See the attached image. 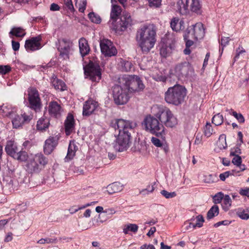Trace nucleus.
I'll use <instances>...</instances> for the list:
<instances>
[{
	"label": "nucleus",
	"instance_id": "obj_1",
	"mask_svg": "<svg viewBox=\"0 0 249 249\" xmlns=\"http://www.w3.org/2000/svg\"><path fill=\"white\" fill-rule=\"evenodd\" d=\"M135 126V124L128 120L124 119L115 120L114 127L119 131V134L114 145L116 151L123 152L129 147L131 143V134Z\"/></svg>",
	"mask_w": 249,
	"mask_h": 249
},
{
	"label": "nucleus",
	"instance_id": "obj_2",
	"mask_svg": "<svg viewBox=\"0 0 249 249\" xmlns=\"http://www.w3.org/2000/svg\"><path fill=\"white\" fill-rule=\"evenodd\" d=\"M156 36V28L153 24L144 26L138 31L136 39L143 53H148L154 47Z\"/></svg>",
	"mask_w": 249,
	"mask_h": 249
},
{
	"label": "nucleus",
	"instance_id": "obj_3",
	"mask_svg": "<svg viewBox=\"0 0 249 249\" xmlns=\"http://www.w3.org/2000/svg\"><path fill=\"white\" fill-rule=\"evenodd\" d=\"M121 12L122 9L120 6L112 5L110 15V20L108 23L110 28L116 33L124 31L132 23L130 16L128 14L124 15L119 21L117 22Z\"/></svg>",
	"mask_w": 249,
	"mask_h": 249
},
{
	"label": "nucleus",
	"instance_id": "obj_4",
	"mask_svg": "<svg viewBox=\"0 0 249 249\" xmlns=\"http://www.w3.org/2000/svg\"><path fill=\"white\" fill-rule=\"evenodd\" d=\"M187 90L184 87L176 85L168 89L164 99L167 103L178 106L184 102Z\"/></svg>",
	"mask_w": 249,
	"mask_h": 249
},
{
	"label": "nucleus",
	"instance_id": "obj_5",
	"mask_svg": "<svg viewBox=\"0 0 249 249\" xmlns=\"http://www.w3.org/2000/svg\"><path fill=\"white\" fill-rule=\"evenodd\" d=\"M120 84L126 88L129 92H139L144 88V85L138 76L124 75L118 78Z\"/></svg>",
	"mask_w": 249,
	"mask_h": 249
},
{
	"label": "nucleus",
	"instance_id": "obj_6",
	"mask_svg": "<svg viewBox=\"0 0 249 249\" xmlns=\"http://www.w3.org/2000/svg\"><path fill=\"white\" fill-rule=\"evenodd\" d=\"M143 123L145 129L151 133L158 136H161L164 133L163 125L156 118L151 115L147 116L145 118Z\"/></svg>",
	"mask_w": 249,
	"mask_h": 249
},
{
	"label": "nucleus",
	"instance_id": "obj_7",
	"mask_svg": "<svg viewBox=\"0 0 249 249\" xmlns=\"http://www.w3.org/2000/svg\"><path fill=\"white\" fill-rule=\"evenodd\" d=\"M128 92L129 91L126 88H124L121 84L115 85L113 89V96L114 101L117 105L126 104L129 98Z\"/></svg>",
	"mask_w": 249,
	"mask_h": 249
},
{
	"label": "nucleus",
	"instance_id": "obj_8",
	"mask_svg": "<svg viewBox=\"0 0 249 249\" xmlns=\"http://www.w3.org/2000/svg\"><path fill=\"white\" fill-rule=\"evenodd\" d=\"M85 75L92 82H98L101 78L100 66L93 62H89L84 68Z\"/></svg>",
	"mask_w": 249,
	"mask_h": 249
},
{
	"label": "nucleus",
	"instance_id": "obj_9",
	"mask_svg": "<svg viewBox=\"0 0 249 249\" xmlns=\"http://www.w3.org/2000/svg\"><path fill=\"white\" fill-rule=\"evenodd\" d=\"M28 101L31 108L38 111L41 107V102L37 90L34 88H30L28 90Z\"/></svg>",
	"mask_w": 249,
	"mask_h": 249
},
{
	"label": "nucleus",
	"instance_id": "obj_10",
	"mask_svg": "<svg viewBox=\"0 0 249 249\" xmlns=\"http://www.w3.org/2000/svg\"><path fill=\"white\" fill-rule=\"evenodd\" d=\"M100 46L102 53L105 57H111L115 56L117 53V50L113 44V43L109 39L103 38L100 40Z\"/></svg>",
	"mask_w": 249,
	"mask_h": 249
},
{
	"label": "nucleus",
	"instance_id": "obj_11",
	"mask_svg": "<svg viewBox=\"0 0 249 249\" xmlns=\"http://www.w3.org/2000/svg\"><path fill=\"white\" fill-rule=\"evenodd\" d=\"M186 32L191 36V38H194L196 40L202 38L205 34L203 25L200 22L189 27Z\"/></svg>",
	"mask_w": 249,
	"mask_h": 249
},
{
	"label": "nucleus",
	"instance_id": "obj_12",
	"mask_svg": "<svg viewBox=\"0 0 249 249\" xmlns=\"http://www.w3.org/2000/svg\"><path fill=\"white\" fill-rule=\"evenodd\" d=\"M72 46L71 41L65 39H63L60 42V46L58 50L60 52V55L64 59L69 58V55L72 51Z\"/></svg>",
	"mask_w": 249,
	"mask_h": 249
},
{
	"label": "nucleus",
	"instance_id": "obj_13",
	"mask_svg": "<svg viewBox=\"0 0 249 249\" xmlns=\"http://www.w3.org/2000/svg\"><path fill=\"white\" fill-rule=\"evenodd\" d=\"M192 68L188 63L184 62L177 65L175 68L176 75L179 78L182 79L186 77L190 72Z\"/></svg>",
	"mask_w": 249,
	"mask_h": 249
},
{
	"label": "nucleus",
	"instance_id": "obj_14",
	"mask_svg": "<svg viewBox=\"0 0 249 249\" xmlns=\"http://www.w3.org/2000/svg\"><path fill=\"white\" fill-rule=\"evenodd\" d=\"M40 36L32 37L31 39L26 40L25 43V48L27 51H34L41 48Z\"/></svg>",
	"mask_w": 249,
	"mask_h": 249
},
{
	"label": "nucleus",
	"instance_id": "obj_15",
	"mask_svg": "<svg viewBox=\"0 0 249 249\" xmlns=\"http://www.w3.org/2000/svg\"><path fill=\"white\" fill-rule=\"evenodd\" d=\"M98 106L97 102L89 99L85 102L83 105V115L89 116L92 114Z\"/></svg>",
	"mask_w": 249,
	"mask_h": 249
},
{
	"label": "nucleus",
	"instance_id": "obj_16",
	"mask_svg": "<svg viewBox=\"0 0 249 249\" xmlns=\"http://www.w3.org/2000/svg\"><path fill=\"white\" fill-rule=\"evenodd\" d=\"M58 138L57 136H50L45 142L44 151L46 154H50L57 144Z\"/></svg>",
	"mask_w": 249,
	"mask_h": 249
},
{
	"label": "nucleus",
	"instance_id": "obj_17",
	"mask_svg": "<svg viewBox=\"0 0 249 249\" xmlns=\"http://www.w3.org/2000/svg\"><path fill=\"white\" fill-rule=\"evenodd\" d=\"M48 111L52 116L58 117L60 115L62 110L60 105L55 101H52L49 103Z\"/></svg>",
	"mask_w": 249,
	"mask_h": 249
},
{
	"label": "nucleus",
	"instance_id": "obj_18",
	"mask_svg": "<svg viewBox=\"0 0 249 249\" xmlns=\"http://www.w3.org/2000/svg\"><path fill=\"white\" fill-rule=\"evenodd\" d=\"M74 128V120L72 115L69 114L65 122V133L67 136L70 135Z\"/></svg>",
	"mask_w": 249,
	"mask_h": 249
},
{
	"label": "nucleus",
	"instance_id": "obj_19",
	"mask_svg": "<svg viewBox=\"0 0 249 249\" xmlns=\"http://www.w3.org/2000/svg\"><path fill=\"white\" fill-rule=\"evenodd\" d=\"M189 0H179L177 3V11L181 15L189 12Z\"/></svg>",
	"mask_w": 249,
	"mask_h": 249
},
{
	"label": "nucleus",
	"instance_id": "obj_20",
	"mask_svg": "<svg viewBox=\"0 0 249 249\" xmlns=\"http://www.w3.org/2000/svg\"><path fill=\"white\" fill-rule=\"evenodd\" d=\"M5 150L6 153L13 158L18 151L17 145L14 141L12 140L8 141L7 142Z\"/></svg>",
	"mask_w": 249,
	"mask_h": 249
},
{
	"label": "nucleus",
	"instance_id": "obj_21",
	"mask_svg": "<svg viewBox=\"0 0 249 249\" xmlns=\"http://www.w3.org/2000/svg\"><path fill=\"white\" fill-rule=\"evenodd\" d=\"M50 125V120L47 117H42L37 122L36 129L40 131H46Z\"/></svg>",
	"mask_w": 249,
	"mask_h": 249
},
{
	"label": "nucleus",
	"instance_id": "obj_22",
	"mask_svg": "<svg viewBox=\"0 0 249 249\" xmlns=\"http://www.w3.org/2000/svg\"><path fill=\"white\" fill-rule=\"evenodd\" d=\"M80 53L82 56L87 55L89 52L90 49L88 41L84 38H81L79 40Z\"/></svg>",
	"mask_w": 249,
	"mask_h": 249
},
{
	"label": "nucleus",
	"instance_id": "obj_23",
	"mask_svg": "<svg viewBox=\"0 0 249 249\" xmlns=\"http://www.w3.org/2000/svg\"><path fill=\"white\" fill-rule=\"evenodd\" d=\"M51 83L56 89L63 91L66 89L65 83L61 80L58 79L54 74H53L52 77Z\"/></svg>",
	"mask_w": 249,
	"mask_h": 249
},
{
	"label": "nucleus",
	"instance_id": "obj_24",
	"mask_svg": "<svg viewBox=\"0 0 249 249\" xmlns=\"http://www.w3.org/2000/svg\"><path fill=\"white\" fill-rule=\"evenodd\" d=\"M173 46L171 44L162 43L160 50V54L163 57H167L172 52Z\"/></svg>",
	"mask_w": 249,
	"mask_h": 249
},
{
	"label": "nucleus",
	"instance_id": "obj_25",
	"mask_svg": "<svg viewBox=\"0 0 249 249\" xmlns=\"http://www.w3.org/2000/svg\"><path fill=\"white\" fill-rule=\"evenodd\" d=\"M170 26L173 31L178 32L184 28V22L178 18H174L170 22Z\"/></svg>",
	"mask_w": 249,
	"mask_h": 249
},
{
	"label": "nucleus",
	"instance_id": "obj_26",
	"mask_svg": "<svg viewBox=\"0 0 249 249\" xmlns=\"http://www.w3.org/2000/svg\"><path fill=\"white\" fill-rule=\"evenodd\" d=\"M15 113V111L10 106L4 104L0 107V114L3 116L13 117Z\"/></svg>",
	"mask_w": 249,
	"mask_h": 249
},
{
	"label": "nucleus",
	"instance_id": "obj_27",
	"mask_svg": "<svg viewBox=\"0 0 249 249\" xmlns=\"http://www.w3.org/2000/svg\"><path fill=\"white\" fill-rule=\"evenodd\" d=\"M77 149V147L75 144L73 142H70L68 149L67 154L65 158V161H68L73 159L75 155V153Z\"/></svg>",
	"mask_w": 249,
	"mask_h": 249
},
{
	"label": "nucleus",
	"instance_id": "obj_28",
	"mask_svg": "<svg viewBox=\"0 0 249 249\" xmlns=\"http://www.w3.org/2000/svg\"><path fill=\"white\" fill-rule=\"evenodd\" d=\"M123 189V186L120 182H115L109 184L107 187V192L109 194L121 192Z\"/></svg>",
	"mask_w": 249,
	"mask_h": 249
},
{
	"label": "nucleus",
	"instance_id": "obj_29",
	"mask_svg": "<svg viewBox=\"0 0 249 249\" xmlns=\"http://www.w3.org/2000/svg\"><path fill=\"white\" fill-rule=\"evenodd\" d=\"M39 169V164L37 161L35 160V157L27 164V170L30 173L37 172Z\"/></svg>",
	"mask_w": 249,
	"mask_h": 249
},
{
	"label": "nucleus",
	"instance_id": "obj_30",
	"mask_svg": "<svg viewBox=\"0 0 249 249\" xmlns=\"http://www.w3.org/2000/svg\"><path fill=\"white\" fill-rule=\"evenodd\" d=\"M189 11H191L197 14L201 13V6L199 0H189Z\"/></svg>",
	"mask_w": 249,
	"mask_h": 249
},
{
	"label": "nucleus",
	"instance_id": "obj_31",
	"mask_svg": "<svg viewBox=\"0 0 249 249\" xmlns=\"http://www.w3.org/2000/svg\"><path fill=\"white\" fill-rule=\"evenodd\" d=\"M152 143L156 147H160L165 153L169 151V146L166 142H162L159 139L156 137L151 138Z\"/></svg>",
	"mask_w": 249,
	"mask_h": 249
},
{
	"label": "nucleus",
	"instance_id": "obj_32",
	"mask_svg": "<svg viewBox=\"0 0 249 249\" xmlns=\"http://www.w3.org/2000/svg\"><path fill=\"white\" fill-rule=\"evenodd\" d=\"M171 111L167 108H164L160 111L158 117L162 123H165L167 120L170 117Z\"/></svg>",
	"mask_w": 249,
	"mask_h": 249
},
{
	"label": "nucleus",
	"instance_id": "obj_33",
	"mask_svg": "<svg viewBox=\"0 0 249 249\" xmlns=\"http://www.w3.org/2000/svg\"><path fill=\"white\" fill-rule=\"evenodd\" d=\"M12 118H13L12 122L14 128H18L24 123V120H22L21 116L15 114Z\"/></svg>",
	"mask_w": 249,
	"mask_h": 249
},
{
	"label": "nucleus",
	"instance_id": "obj_34",
	"mask_svg": "<svg viewBox=\"0 0 249 249\" xmlns=\"http://www.w3.org/2000/svg\"><path fill=\"white\" fill-rule=\"evenodd\" d=\"M219 213V208L217 205H213L209 210L207 214V218L208 219H211L213 218L214 216H217Z\"/></svg>",
	"mask_w": 249,
	"mask_h": 249
},
{
	"label": "nucleus",
	"instance_id": "obj_35",
	"mask_svg": "<svg viewBox=\"0 0 249 249\" xmlns=\"http://www.w3.org/2000/svg\"><path fill=\"white\" fill-rule=\"evenodd\" d=\"M10 34L15 36L17 37H23L26 33L25 31L20 27H15L12 28L10 32Z\"/></svg>",
	"mask_w": 249,
	"mask_h": 249
},
{
	"label": "nucleus",
	"instance_id": "obj_36",
	"mask_svg": "<svg viewBox=\"0 0 249 249\" xmlns=\"http://www.w3.org/2000/svg\"><path fill=\"white\" fill-rule=\"evenodd\" d=\"M231 205V200L229 195H226L223 198L222 206L223 209L227 211Z\"/></svg>",
	"mask_w": 249,
	"mask_h": 249
},
{
	"label": "nucleus",
	"instance_id": "obj_37",
	"mask_svg": "<svg viewBox=\"0 0 249 249\" xmlns=\"http://www.w3.org/2000/svg\"><path fill=\"white\" fill-rule=\"evenodd\" d=\"M35 160L37 161V163L40 166H44L48 162V160L42 154H36L35 156Z\"/></svg>",
	"mask_w": 249,
	"mask_h": 249
},
{
	"label": "nucleus",
	"instance_id": "obj_38",
	"mask_svg": "<svg viewBox=\"0 0 249 249\" xmlns=\"http://www.w3.org/2000/svg\"><path fill=\"white\" fill-rule=\"evenodd\" d=\"M121 69L122 71H130L132 68V64L131 62L122 60L120 62Z\"/></svg>",
	"mask_w": 249,
	"mask_h": 249
},
{
	"label": "nucleus",
	"instance_id": "obj_39",
	"mask_svg": "<svg viewBox=\"0 0 249 249\" xmlns=\"http://www.w3.org/2000/svg\"><path fill=\"white\" fill-rule=\"evenodd\" d=\"M177 124V119L171 112L170 117L167 120V121H166L164 124L167 127H173L175 126Z\"/></svg>",
	"mask_w": 249,
	"mask_h": 249
},
{
	"label": "nucleus",
	"instance_id": "obj_40",
	"mask_svg": "<svg viewBox=\"0 0 249 249\" xmlns=\"http://www.w3.org/2000/svg\"><path fill=\"white\" fill-rule=\"evenodd\" d=\"M223 122V115L220 113L213 116L212 118V123L215 125L218 126L221 125Z\"/></svg>",
	"mask_w": 249,
	"mask_h": 249
},
{
	"label": "nucleus",
	"instance_id": "obj_41",
	"mask_svg": "<svg viewBox=\"0 0 249 249\" xmlns=\"http://www.w3.org/2000/svg\"><path fill=\"white\" fill-rule=\"evenodd\" d=\"M13 158L18 160L25 161L27 160L28 155L25 151H20L18 152Z\"/></svg>",
	"mask_w": 249,
	"mask_h": 249
},
{
	"label": "nucleus",
	"instance_id": "obj_42",
	"mask_svg": "<svg viewBox=\"0 0 249 249\" xmlns=\"http://www.w3.org/2000/svg\"><path fill=\"white\" fill-rule=\"evenodd\" d=\"M138 229V226L134 224H130L126 225L123 229V232L125 234H127L129 231L136 232Z\"/></svg>",
	"mask_w": 249,
	"mask_h": 249
},
{
	"label": "nucleus",
	"instance_id": "obj_43",
	"mask_svg": "<svg viewBox=\"0 0 249 249\" xmlns=\"http://www.w3.org/2000/svg\"><path fill=\"white\" fill-rule=\"evenodd\" d=\"M217 145L221 149H225L227 147L226 136L224 134H222L219 136Z\"/></svg>",
	"mask_w": 249,
	"mask_h": 249
},
{
	"label": "nucleus",
	"instance_id": "obj_44",
	"mask_svg": "<svg viewBox=\"0 0 249 249\" xmlns=\"http://www.w3.org/2000/svg\"><path fill=\"white\" fill-rule=\"evenodd\" d=\"M87 0H76L75 2V5L79 9L80 12H84L86 7Z\"/></svg>",
	"mask_w": 249,
	"mask_h": 249
},
{
	"label": "nucleus",
	"instance_id": "obj_45",
	"mask_svg": "<svg viewBox=\"0 0 249 249\" xmlns=\"http://www.w3.org/2000/svg\"><path fill=\"white\" fill-rule=\"evenodd\" d=\"M213 133V129L210 123H207L204 128V135L207 137H210Z\"/></svg>",
	"mask_w": 249,
	"mask_h": 249
},
{
	"label": "nucleus",
	"instance_id": "obj_46",
	"mask_svg": "<svg viewBox=\"0 0 249 249\" xmlns=\"http://www.w3.org/2000/svg\"><path fill=\"white\" fill-rule=\"evenodd\" d=\"M89 18L90 20L94 23L98 24L101 22V19L100 16L93 12H91L89 14Z\"/></svg>",
	"mask_w": 249,
	"mask_h": 249
},
{
	"label": "nucleus",
	"instance_id": "obj_47",
	"mask_svg": "<svg viewBox=\"0 0 249 249\" xmlns=\"http://www.w3.org/2000/svg\"><path fill=\"white\" fill-rule=\"evenodd\" d=\"M216 177L215 175H207L203 177V181L206 183H212L215 182L216 180Z\"/></svg>",
	"mask_w": 249,
	"mask_h": 249
},
{
	"label": "nucleus",
	"instance_id": "obj_48",
	"mask_svg": "<svg viewBox=\"0 0 249 249\" xmlns=\"http://www.w3.org/2000/svg\"><path fill=\"white\" fill-rule=\"evenodd\" d=\"M154 189V185H148L147 186L146 188L141 190L140 193L142 195H147L152 193Z\"/></svg>",
	"mask_w": 249,
	"mask_h": 249
},
{
	"label": "nucleus",
	"instance_id": "obj_49",
	"mask_svg": "<svg viewBox=\"0 0 249 249\" xmlns=\"http://www.w3.org/2000/svg\"><path fill=\"white\" fill-rule=\"evenodd\" d=\"M160 194L166 198H173L177 196V194L175 192H169L165 190L161 191Z\"/></svg>",
	"mask_w": 249,
	"mask_h": 249
},
{
	"label": "nucleus",
	"instance_id": "obj_50",
	"mask_svg": "<svg viewBox=\"0 0 249 249\" xmlns=\"http://www.w3.org/2000/svg\"><path fill=\"white\" fill-rule=\"evenodd\" d=\"M184 38L186 41V47H190L193 44V41L191 40L192 39L191 38V36L190 34H188L186 31L184 35Z\"/></svg>",
	"mask_w": 249,
	"mask_h": 249
},
{
	"label": "nucleus",
	"instance_id": "obj_51",
	"mask_svg": "<svg viewBox=\"0 0 249 249\" xmlns=\"http://www.w3.org/2000/svg\"><path fill=\"white\" fill-rule=\"evenodd\" d=\"M224 194L222 192H219L215 194L213 197V201L214 203H219L223 199Z\"/></svg>",
	"mask_w": 249,
	"mask_h": 249
},
{
	"label": "nucleus",
	"instance_id": "obj_52",
	"mask_svg": "<svg viewBox=\"0 0 249 249\" xmlns=\"http://www.w3.org/2000/svg\"><path fill=\"white\" fill-rule=\"evenodd\" d=\"M57 239L56 238H46L45 239L42 238L40 240H39L37 241V243L40 244H43L45 243L47 244H50V243H56Z\"/></svg>",
	"mask_w": 249,
	"mask_h": 249
},
{
	"label": "nucleus",
	"instance_id": "obj_53",
	"mask_svg": "<svg viewBox=\"0 0 249 249\" xmlns=\"http://www.w3.org/2000/svg\"><path fill=\"white\" fill-rule=\"evenodd\" d=\"M231 114L238 120L240 123H243L245 122L244 116L241 113H237L236 111L231 110Z\"/></svg>",
	"mask_w": 249,
	"mask_h": 249
},
{
	"label": "nucleus",
	"instance_id": "obj_54",
	"mask_svg": "<svg viewBox=\"0 0 249 249\" xmlns=\"http://www.w3.org/2000/svg\"><path fill=\"white\" fill-rule=\"evenodd\" d=\"M64 3L65 8H67L71 12H74V9L71 0H64Z\"/></svg>",
	"mask_w": 249,
	"mask_h": 249
},
{
	"label": "nucleus",
	"instance_id": "obj_55",
	"mask_svg": "<svg viewBox=\"0 0 249 249\" xmlns=\"http://www.w3.org/2000/svg\"><path fill=\"white\" fill-rule=\"evenodd\" d=\"M237 215L242 219L247 220L249 218V214L244 210H239L237 212Z\"/></svg>",
	"mask_w": 249,
	"mask_h": 249
},
{
	"label": "nucleus",
	"instance_id": "obj_56",
	"mask_svg": "<svg viewBox=\"0 0 249 249\" xmlns=\"http://www.w3.org/2000/svg\"><path fill=\"white\" fill-rule=\"evenodd\" d=\"M21 117L22 118V120H24V123L29 122L32 119L33 115L29 112L27 113L24 112L21 115Z\"/></svg>",
	"mask_w": 249,
	"mask_h": 249
},
{
	"label": "nucleus",
	"instance_id": "obj_57",
	"mask_svg": "<svg viewBox=\"0 0 249 249\" xmlns=\"http://www.w3.org/2000/svg\"><path fill=\"white\" fill-rule=\"evenodd\" d=\"M11 71V68L8 65H0V74H5Z\"/></svg>",
	"mask_w": 249,
	"mask_h": 249
},
{
	"label": "nucleus",
	"instance_id": "obj_58",
	"mask_svg": "<svg viewBox=\"0 0 249 249\" xmlns=\"http://www.w3.org/2000/svg\"><path fill=\"white\" fill-rule=\"evenodd\" d=\"M150 7H158L161 3V0H148Z\"/></svg>",
	"mask_w": 249,
	"mask_h": 249
},
{
	"label": "nucleus",
	"instance_id": "obj_59",
	"mask_svg": "<svg viewBox=\"0 0 249 249\" xmlns=\"http://www.w3.org/2000/svg\"><path fill=\"white\" fill-rule=\"evenodd\" d=\"M234 158L232 160V162L235 165H240L242 163V159L239 155L233 156Z\"/></svg>",
	"mask_w": 249,
	"mask_h": 249
},
{
	"label": "nucleus",
	"instance_id": "obj_60",
	"mask_svg": "<svg viewBox=\"0 0 249 249\" xmlns=\"http://www.w3.org/2000/svg\"><path fill=\"white\" fill-rule=\"evenodd\" d=\"M241 153V149L238 147H236L231 149L230 155L231 156H236L239 155Z\"/></svg>",
	"mask_w": 249,
	"mask_h": 249
},
{
	"label": "nucleus",
	"instance_id": "obj_61",
	"mask_svg": "<svg viewBox=\"0 0 249 249\" xmlns=\"http://www.w3.org/2000/svg\"><path fill=\"white\" fill-rule=\"evenodd\" d=\"M239 194L243 196L249 197V187L241 189L239 191Z\"/></svg>",
	"mask_w": 249,
	"mask_h": 249
},
{
	"label": "nucleus",
	"instance_id": "obj_62",
	"mask_svg": "<svg viewBox=\"0 0 249 249\" xmlns=\"http://www.w3.org/2000/svg\"><path fill=\"white\" fill-rule=\"evenodd\" d=\"M231 174L230 171H227L223 173L220 174L219 175V178L221 180L224 181L226 178L229 177V176Z\"/></svg>",
	"mask_w": 249,
	"mask_h": 249
},
{
	"label": "nucleus",
	"instance_id": "obj_63",
	"mask_svg": "<svg viewBox=\"0 0 249 249\" xmlns=\"http://www.w3.org/2000/svg\"><path fill=\"white\" fill-rule=\"evenodd\" d=\"M201 227V224L198 223H196V224L193 223H190L189 225L186 227V230H189L190 229L193 228L195 229L196 227Z\"/></svg>",
	"mask_w": 249,
	"mask_h": 249
},
{
	"label": "nucleus",
	"instance_id": "obj_64",
	"mask_svg": "<svg viewBox=\"0 0 249 249\" xmlns=\"http://www.w3.org/2000/svg\"><path fill=\"white\" fill-rule=\"evenodd\" d=\"M12 48L15 51H17L19 50V42L12 40Z\"/></svg>",
	"mask_w": 249,
	"mask_h": 249
}]
</instances>
